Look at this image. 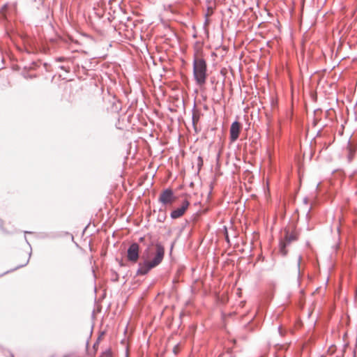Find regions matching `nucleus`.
I'll use <instances>...</instances> for the list:
<instances>
[{"instance_id":"11","label":"nucleus","mask_w":357,"mask_h":357,"mask_svg":"<svg viewBox=\"0 0 357 357\" xmlns=\"http://www.w3.org/2000/svg\"><path fill=\"white\" fill-rule=\"evenodd\" d=\"M100 340H101V336H99L93 345V352H89V356H90L91 357H95V355L98 351V345H99Z\"/></svg>"},{"instance_id":"8","label":"nucleus","mask_w":357,"mask_h":357,"mask_svg":"<svg viewBox=\"0 0 357 357\" xmlns=\"http://www.w3.org/2000/svg\"><path fill=\"white\" fill-rule=\"evenodd\" d=\"M188 206H189V202L187 201V200H185L183 203H182V205L173 210L171 213V218L172 219H176V218H178L180 217H181L185 211L187 210V208H188Z\"/></svg>"},{"instance_id":"17","label":"nucleus","mask_w":357,"mask_h":357,"mask_svg":"<svg viewBox=\"0 0 357 357\" xmlns=\"http://www.w3.org/2000/svg\"><path fill=\"white\" fill-rule=\"evenodd\" d=\"M178 345H176V346L174 348L173 351H174V354H176V353H177V348H178Z\"/></svg>"},{"instance_id":"5","label":"nucleus","mask_w":357,"mask_h":357,"mask_svg":"<svg viewBox=\"0 0 357 357\" xmlns=\"http://www.w3.org/2000/svg\"><path fill=\"white\" fill-rule=\"evenodd\" d=\"M296 240V236L293 234L287 232L284 236V239L280 242V252L282 256H286L287 250L286 247L291 243V242Z\"/></svg>"},{"instance_id":"16","label":"nucleus","mask_w":357,"mask_h":357,"mask_svg":"<svg viewBox=\"0 0 357 357\" xmlns=\"http://www.w3.org/2000/svg\"><path fill=\"white\" fill-rule=\"evenodd\" d=\"M225 238H226V240L228 243H229V236H228V234H227V231H226V235H225Z\"/></svg>"},{"instance_id":"4","label":"nucleus","mask_w":357,"mask_h":357,"mask_svg":"<svg viewBox=\"0 0 357 357\" xmlns=\"http://www.w3.org/2000/svg\"><path fill=\"white\" fill-rule=\"evenodd\" d=\"M139 257V245L137 243H132L128 248V260L132 263H136Z\"/></svg>"},{"instance_id":"1","label":"nucleus","mask_w":357,"mask_h":357,"mask_svg":"<svg viewBox=\"0 0 357 357\" xmlns=\"http://www.w3.org/2000/svg\"><path fill=\"white\" fill-rule=\"evenodd\" d=\"M206 70L205 59L195 56L193 60V75L197 84L202 86L205 84L207 77Z\"/></svg>"},{"instance_id":"9","label":"nucleus","mask_w":357,"mask_h":357,"mask_svg":"<svg viewBox=\"0 0 357 357\" xmlns=\"http://www.w3.org/2000/svg\"><path fill=\"white\" fill-rule=\"evenodd\" d=\"M155 268L149 260H144V262L139 264V268L137 269V274L144 275L147 274L152 268Z\"/></svg>"},{"instance_id":"15","label":"nucleus","mask_w":357,"mask_h":357,"mask_svg":"<svg viewBox=\"0 0 357 357\" xmlns=\"http://www.w3.org/2000/svg\"><path fill=\"white\" fill-rule=\"evenodd\" d=\"M28 262H29V259L26 260V261L24 264H22V265H20V266H17L13 270H16V269H17V268H19L20 267H23V266H26L28 264Z\"/></svg>"},{"instance_id":"10","label":"nucleus","mask_w":357,"mask_h":357,"mask_svg":"<svg viewBox=\"0 0 357 357\" xmlns=\"http://www.w3.org/2000/svg\"><path fill=\"white\" fill-rule=\"evenodd\" d=\"M195 107H196V105L195 104L194 107L192 109V126H193L195 131H197L196 125L199 121L201 114L198 110H197L195 109Z\"/></svg>"},{"instance_id":"7","label":"nucleus","mask_w":357,"mask_h":357,"mask_svg":"<svg viewBox=\"0 0 357 357\" xmlns=\"http://www.w3.org/2000/svg\"><path fill=\"white\" fill-rule=\"evenodd\" d=\"M241 128V123L237 121L231 123L230 127V139L231 142H235L238 138Z\"/></svg>"},{"instance_id":"3","label":"nucleus","mask_w":357,"mask_h":357,"mask_svg":"<svg viewBox=\"0 0 357 357\" xmlns=\"http://www.w3.org/2000/svg\"><path fill=\"white\" fill-rule=\"evenodd\" d=\"M176 199L174 192L170 188L164 190L160 195L158 201L163 205L172 204Z\"/></svg>"},{"instance_id":"2","label":"nucleus","mask_w":357,"mask_h":357,"mask_svg":"<svg viewBox=\"0 0 357 357\" xmlns=\"http://www.w3.org/2000/svg\"><path fill=\"white\" fill-rule=\"evenodd\" d=\"M151 246H153V243L146 248L143 255L146 258H149L153 256V259L149 261L155 267H156L162 262L164 258L165 248L163 245L160 243H156L154 245L153 250L151 249Z\"/></svg>"},{"instance_id":"14","label":"nucleus","mask_w":357,"mask_h":357,"mask_svg":"<svg viewBox=\"0 0 357 357\" xmlns=\"http://www.w3.org/2000/svg\"><path fill=\"white\" fill-rule=\"evenodd\" d=\"M301 256H299L298 257V261H297V266H298V276H300V264H301Z\"/></svg>"},{"instance_id":"18","label":"nucleus","mask_w":357,"mask_h":357,"mask_svg":"<svg viewBox=\"0 0 357 357\" xmlns=\"http://www.w3.org/2000/svg\"><path fill=\"white\" fill-rule=\"evenodd\" d=\"M303 202H304V204H307V203H308V199H307V198H306V197H305V198H304V199H303Z\"/></svg>"},{"instance_id":"13","label":"nucleus","mask_w":357,"mask_h":357,"mask_svg":"<svg viewBox=\"0 0 357 357\" xmlns=\"http://www.w3.org/2000/svg\"><path fill=\"white\" fill-rule=\"evenodd\" d=\"M354 152L355 151L351 148H349V154L347 155V159L349 162H351L354 157Z\"/></svg>"},{"instance_id":"6","label":"nucleus","mask_w":357,"mask_h":357,"mask_svg":"<svg viewBox=\"0 0 357 357\" xmlns=\"http://www.w3.org/2000/svg\"><path fill=\"white\" fill-rule=\"evenodd\" d=\"M75 59H76V58L75 56H68V57L59 56V57L55 58V61L56 62H64L66 63L65 65H61V66H59V68L61 70H64L66 73L70 72L71 68L69 64L70 63L74 64Z\"/></svg>"},{"instance_id":"12","label":"nucleus","mask_w":357,"mask_h":357,"mask_svg":"<svg viewBox=\"0 0 357 357\" xmlns=\"http://www.w3.org/2000/svg\"><path fill=\"white\" fill-rule=\"evenodd\" d=\"M99 357H114L113 352L110 348H108L103 351Z\"/></svg>"}]
</instances>
